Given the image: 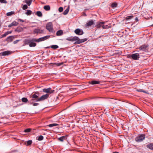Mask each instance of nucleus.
Listing matches in <instances>:
<instances>
[{"mask_svg":"<svg viewBox=\"0 0 153 153\" xmlns=\"http://www.w3.org/2000/svg\"><path fill=\"white\" fill-rule=\"evenodd\" d=\"M39 92H36L30 96V98L32 99L30 101V104H32L33 102L43 101L47 99L49 96L48 94H46L39 97Z\"/></svg>","mask_w":153,"mask_h":153,"instance_id":"1","label":"nucleus"},{"mask_svg":"<svg viewBox=\"0 0 153 153\" xmlns=\"http://www.w3.org/2000/svg\"><path fill=\"white\" fill-rule=\"evenodd\" d=\"M50 37V36L48 35L39 38V39H33L32 41H34L36 42H39L42 41L46 40V39H49Z\"/></svg>","mask_w":153,"mask_h":153,"instance_id":"2","label":"nucleus"},{"mask_svg":"<svg viewBox=\"0 0 153 153\" xmlns=\"http://www.w3.org/2000/svg\"><path fill=\"white\" fill-rule=\"evenodd\" d=\"M140 50L147 52L149 50V45H143L140 46L139 48Z\"/></svg>","mask_w":153,"mask_h":153,"instance_id":"3","label":"nucleus"},{"mask_svg":"<svg viewBox=\"0 0 153 153\" xmlns=\"http://www.w3.org/2000/svg\"><path fill=\"white\" fill-rule=\"evenodd\" d=\"M145 135L144 134H141L139 136L136 137L135 138V140L137 142H141L145 139Z\"/></svg>","mask_w":153,"mask_h":153,"instance_id":"4","label":"nucleus"},{"mask_svg":"<svg viewBox=\"0 0 153 153\" xmlns=\"http://www.w3.org/2000/svg\"><path fill=\"white\" fill-rule=\"evenodd\" d=\"M46 28L49 31L51 32H53V25L51 22H49L47 23L46 25Z\"/></svg>","mask_w":153,"mask_h":153,"instance_id":"5","label":"nucleus"},{"mask_svg":"<svg viewBox=\"0 0 153 153\" xmlns=\"http://www.w3.org/2000/svg\"><path fill=\"white\" fill-rule=\"evenodd\" d=\"M87 40V39H80L78 37H77V39L76 40V42L74 43L75 44H79L80 43L84 42Z\"/></svg>","mask_w":153,"mask_h":153,"instance_id":"6","label":"nucleus"},{"mask_svg":"<svg viewBox=\"0 0 153 153\" xmlns=\"http://www.w3.org/2000/svg\"><path fill=\"white\" fill-rule=\"evenodd\" d=\"M43 91L47 93L51 94L53 93L55 91L52 90L51 88H44L43 89Z\"/></svg>","mask_w":153,"mask_h":153,"instance_id":"7","label":"nucleus"},{"mask_svg":"<svg viewBox=\"0 0 153 153\" xmlns=\"http://www.w3.org/2000/svg\"><path fill=\"white\" fill-rule=\"evenodd\" d=\"M131 57L134 60H137L140 58V55L138 53H134L131 55Z\"/></svg>","mask_w":153,"mask_h":153,"instance_id":"8","label":"nucleus"},{"mask_svg":"<svg viewBox=\"0 0 153 153\" xmlns=\"http://www.w3.org/2000/svg\"><path fill=\"white\" fill-rule=\"evenodd\" d=\"M74 32L77 35H81L83 34V32L82 30L79 28H77L74 30Z\"/></svg>","mask_w":153,"mask_h":153,"instance_id":"9","label":"nucleus"},{"mask_svg":"<svg viewBox=\"0 0 153 153\" xmlns=\"http://www.w3.org/2000/svg\"><path fill=\"white\" fill-rule=\"evenodd\" d=\"M34 33L42 34L44 33V30L39 28L35 29L33 32Z\"/></svg>","mask_w":153,"mask_h":153,"instance_id":"10","label":"nucleus"},{"mask_svg":"<svg viewBox=\"0 0 153 153\" xmlns=\"http://www.w3.org/2000/svg\"><path fill=\"white\" fill-rule=\"evenodd\" d=\"M11 51H6L0 53V56H7L10 55L11 53Z\"/></svg>","mask_w":153,"mask_h":153,"instance_id":"11","label":"nucleus"},{"mask_svg":"<svg viewBox=\"0 0 153 153\" xmlns=\"http://www.w3.org/2000/svg\"><path fill=\"white\" fill-rule=\"evenodd\" d=\"M77 39V37L75 36L74 37H70L67 38L66 39V40L71 42H74Z\"/></svg>","mask_w":153,"mask_h":153,"instance_id":"12","label":"nucleus"},{"mask_svg":"<svg viewBox=\"0 0 153 153\" xmlns=\"http://www.w3.org/2000/svg\"><path fill=\"white\" fill-rule=\"evenodd\" d=\"M19 24V23L15 21H13L10 24L8 25V27H10L12 26H17Z\"/></svg>","mask_w":153,"mask_h":153,"instance_id":"13","label":"nucleus"},{"mask_svg":"<svg viewBox=\"0 0 153 153\" xmlns=\"http://www.w3.org/2000/svg\"><path fill=\"white\" fill-rule=\"evenodd\" d=\"M88 83L91 85H95L100 84V81L92 80L89 81Z\"/></svg>","mask_w":153,"mask_h":153,"instance_id":"14","label":"nucleus"},{"mask_svg":"<svg viewBox=\"0 0 153 153\" xmlns=\"http://www.w3.org/2000/svg\"><path fill=\"white\" fill-rule=\"evenodd\" d=\"M94 21L93 20H91L86 24L85 26L88 27L91 26L94 24Z\"/></svg>","mask_w":153,"mask_h":153,"instance_id":"15","label":"nucleus"},{"mask_svg":"<svg viewBox=\"0 0 153 153\" xmlns=\"http://www.w3.org/2000/svg\"><path fill=\"white\" fill-rule=\"evenodd\" d=\"M13 36H10L7 38L6 40L8 42H10L13 40Z\"/></svg>","mask_w":153,"mask_h":153,"instance_id":"16","label":"nucleus"},{"mask_svg":"<svg viewBox=\"0 0 153 153\" xmlns=\"http://www.w3.org/2000/svg\"><path fill=\"white\" fill-rule=\"evenodd\" d=\"M50 48L53 49H56L58 48H59V46L56 45H53L51 46L46 47V48L48 49Z\"/></svg>","mask_w":153,"mask_h":153,"instance_id":"17","label":"nucleus"},{"mask_svg":"<svg viewBox=\"0 0 153 153\" xmlns=\"http://www.w3.org/2000/svg\"><path fill=\"white\" fill-rule=\"evenodd\" d=\"M146 147L147 148L153 150V143H150L148 144Z\"/></svg>","mask_w":153,"mask_h":153,"instance_id":"18","label":"nucleus"},{"mask_svg":"<svg viewBox=\"0 0 153 153\" xmlns=\"http://www.w3.org/2000/svg\"><path fill=\"white\" fill-rule=\"evenodd\" d=\"M33 39H32L29 40L28 39H25V43L26 45H28V44H29L30 42H35L34 41H32V40Z\"/></svg>","mask_w":153,"mask_h":153,"instance_id":"19","label":"nucleus"},{"mask_svg":"<svg viewBox=\"0 0 153 153\" xmlns=\"http://www.w3.org/2000/svg\"><path fill=\"white\" fill-rule=\"evenodd\" d=\"M23 30V29L22 27H18L15 30V31L19 32L22 31Z\"/></svg>","mask_w":153,"mask_h":153,"instance_id":"20","label":"nucleus"},{"mask_svg":"<svg viewBox=\"0 0 153 153\" xmlns=\"http://www.w3.org/2000/svg\"><path fill=\"white\" fill-rule=\"evenodd\" d=\"M63 31L62 30H60L58 31L56 33V35L57 36H60L63 34Z\"/></svg>","mask_w":153,"mask_h":153,"instance_id":"21","label":"nucleus"},{"mask_svg":"<svg viewBox=\"0 0 153 153\" xmlns=\"http://www.w3.org/2000/svg\"><path fill=\"white\" fill-rule=\"evenodd\" d=\"M32 0H25V2L28 6H29L32 3Z\"/></svg>","mask_w":153,"mask_h":153,"instance_id":"22","label":"nucleus"},{"mask_svg":"<svg viewBox=\"0 0 153 153\" xmlns=\"http://www.w3.org/2000/svg\"><path fill=\"white\" fill-rule=\"evenodd\" d=\"M104 23H105L104 22H100L98 23L97 26V28H99L100 27H102L103 24H104Z\"/></svg>","mask_w":153,"mask_h":153,"instance_id":"23","label":"nucleus"},{"mask_svg":"<svg viewBox=\"0 0 153 153\" xmlns=\"http://www.w3.org/2000/svg\"><path fill=\"white\" fill-rule=\"evenodd\" d=\"M33 42H30L29 44V46L30 47H35L36 44V43Z\"/></svg>","mask_w":153,"mask_h":153,"instance_id":"24","label":"nucleus"},{"mask_svg":"<svg viewBox=\"0 0 153 153\" xmlns=\"http://www.w3.org/2000/svg\"><path fill=\"white\" fill-rule=\"evenodd\" d=\"M44 9L48 11L50 9V7L48 5H45L44 7Z\"/></svg>","mask_w":153,"mask_h":153,"instance_id":"25","label":"nucleus"},{"mask_svg":"<svg viewBox=\"0 0 153 153\" xmlns=\"http://www.w3.org/2000/svg\"><path fill=\"white\" fill-rule=\"evenodd\" d=\"M36 15H37L39 17H42V12L39 11H38L36 12Z\"/></svg>","mask_w":153,"mask_h":153,"instance_id":"26","label":"nucleus"},{"mask_svg":"<svg viewBox=\"0 0 153 153\" xmlns=\"http://www.w3.org/2000/svg\"><path fill=\"white\" fill-rule=\"evenodd\" d=\"M69 7H68L63 12V14L64 15H66L68 14L69 11Z\"/></svg>","mask_w":153,"mask_h":153,"instance_id":"27","label":"nucleus"},{"mask_svg":"<svg viewBox=\"0 0 153 153\" xmlns=\"http://www.w3.org/2000/svg\"><path fill=\"white\" fill-rule=\"evenodd\" d=\"M25 14L27 15H30L32 14V11L29 10H27V12Z\"/></svg>","mask_w":153,"mask_h":153,"instance_id":"28","label":"nucleus"},{"mask_svg":"<svg viewBox=\"0 0 153 153\" xmlns=\"http://www.w3.org/2000/svg\"><path fill=\"white\" fill-rule=\"evenodd\" d=\"M58 125V124L57 123H53L48 125L47 126H48L50 127H52L54 126H57Z\"/></svg>","mask_w":153,"mask_h":153,"instance_id":"29","label":"nucleus"},{"mask_svg":"<svg viewBox=\"0 0 153 153\" xmlns=\"http://www.w3.org/2000/svg\"><path fill=\"white\" fill-rule=\"evenodd\" d=\"M14 14L15 12L14 11H11L10 12L7 13V15L8 16H10Z\"/></svg>","mask_w":153,"mask_h":153,"instance_id":"30","label":"nucleus"},{"mask_svg":"<svg viewBox=\"0 0 153 153\" xmlns=\"http://www.w3.org/2000/svg\"><path fill=\"white\" fill-rule=\"evenodd\" d=\"M65 136H62V137H60L58 138V140H59L62 142L63 140L65 139Z\"/></svg>","mask_w":153,"mask_h":153,"instance_id":"31","label":"nucleus"},{"mask_svg":"<svg viewBox=\"0 0 153 153\" xmlns=\"http://www.w3.org/2000/svg\"><path fill=\"white\" fill-rule=\"evenodd\" d=\"M137 91L138 92H143L144 93H147V92L146 91L143 90V89H137Z\"/></svg>","mask_w":153,"mask_h":153,"instance_id":"32","label":"nucleus"},{"mask_svg":"<svg viewBox=\"0 0 153 153\" xmlns=\"http://www.w3.org/2000/svg\"><path fill=\"white\" fill-rule=\"evenodd\" d=\"M134 17L133 16H127L126 18V20H128L132 19Z\"/></svg>","mask_w":153,"mask_h":153,"instance_id":"33","label":"nucleus"},{"mask_svg":"<svg viewBox=\"0 0 153 153\" xmlns=\"http://www.w3.org/2000/svg\"><path fill=\"white\" fill-rule=\"evenodd\" d=\"M22 101L25 102H26L28 101V100L27 98L23 97L22 99Z\"/></svg>","mask_w":153,"mask_h":153,"instance_id":"34","label":"nucleus"},{"mask_svg":"<svg viewBox=\"0 0 153 153\" xmlns=\"http://www.w3.org/2000/svg\"><path fill=\"white\" fill-rule=\"evenodd\" d=\"M117 4L116 3H114L112 4L111 5V7L112 8L116 7H117Z\"/></svg>","mask_w":153,"mask_h":153,"instance_id":"35","label":"nucleus"},{"mask_svg":"<svg viewBox=\"0 0 153 153\" xmlns=\"http://www.w3.org/2000/svg\"><path fill=\"white\" fill-rule=\"evenodd\" d=\"M43 137L42 135H40L39 136V137L37 140L39 141L42 140L43 139Z\"/></svg>","mask_w":153,"mask_h":153,"instance_id":"36","label":"nucleus"},{"mask_svg":"<svg viewBox=\"0 0 153 153\" xmlns=\"http://www.w3.org/2000/svg\"><path fill=\"white\" fill-rule=\"evenodd\" d=\"M32 143V141L31 140H29L27 142V146H29L31 145Z\"/></svg>","mask_w":153,"mask_h":153,"instance_id":"37","label":"nucleus"},{"mask_svg":"<svg viewBox=\"0 0 153 153\" xmlns=\"http://www.w3.org/2000/svg\"><path fill=\"white\" fill-rule=\"evenodd\" d=\"M28 7H27V5L26 4H25L24 5L23 7H22V9L24 10H26V9H27V8Z\"/></svg>","mask_w":153,"mask_h":153,"instance_id":"38","label":"nucleus"},{"mask_svg":"<svg viewBox=\"0 0 153 153\" xmlns=\"http://www.w3.org/2000/svg\"><path fill=\"white\" fill-rule=\"evenodd\" d=\"M102 27L103 29L108 28L109 27V26L108 25H104L103 24Z\"/></svg>","mask_w":153,"mask_h":153,"instance_id":"39","label":"nucleus"},{"mask_svg":"<svg viewBox=\"0 0 153 153\" xmlns=\"http://www.w3.org/2000/svg\"><path fill=\"white\" fill-rule=\"evenodd\" d=\"M30 128H27L24 131L25 132H29L30 131Z\"/></svg>","mask_w":153,"mask_h":153,"instance_id":"40","label":"nucleus"},{"mask_svg":"<svg viewBox=\"0 0 153 153\" xmlns=\"http://www.w3.org/2000/svg\"><path fill=\"white\" fill-rule=\"evenodd\" d=\"M58 10L60 12H62L63 10V7H60L59 8Z\"/></svg>","mask_w":153,"mask_h":153,"instance_id":"41","label":"nucleus"},{"mask_svg":"<svg viewBox=\"0 0 153 153\" xmlns=\"http://www.w3.org/2000/svg\"><path fill=\"white\" fill-rule=\"evenodd\" d=\"M0 2L1 3H7V1L6 0H0Z\"/></svg>","mask_w":153,"mask_h":153,"instance_id":"42","label":"nucleus"},{"mask_svg":"<svg viewBox=\"0 0 153 153\" xmlns=\"http://www.w3.org/2000/svg\"><path fill=\"white\" fill-rule=\"evenodd\" d=\"M8 35V33L7 32H5L1 36V37H4L6 36L7 35Z\"/></svg>","mask_w":153,"mask_h":153,"instance_id":"43","label":"nucleus"},{"mask_svg":"<svg viewBox=\"0 0 153 153\" xmlns=\"http://www.w3.org/2000/svg\"><path fill=\"white\" fill-rule=\"evenodd\" d=\"M39 105V104L37 103H33V106H36L38 105Z\"/></svg>","mask_w":153,"mask_h":153,"instance_id":"44","label":"nucleus"},{"mask_svg":"<svg viewBox=\"0 0 153 153\" xmlns=\"http://www.w3.org/2000/svg\"><path fill=\"white\" fill-rule=\"evenodd\" d=\"M18 21H20V22H24V20H22L21 19H18Z\"/></svg>","mask_w":153,"mask_h":153,"instance_id":"45","label":"nucleus"},{"mask_svg":"<svg viewBox=\"0 0 153 153\" xmlns=\"http://www.w3.org/2000/svg\"><path fill=\"white\" fill-rule=\"evenodd\" d=\"M56 64L57 66H60V65H61L62 64V63H58Z\"/></svg>","mask_w":153,"mask_h":153,"instance_id":"46","label":"nucleus"},{"mask_svg":"<svg viewBox=\"0 0 153 153\" xmlns=\"http://www.w3.org/2000/svg\"><path fill=\"white\" fill-rule=\"evenodd\" d=\"M7 33H8V34H9L11 33H12V32H11V31H7Z\"/></svg>","mask_w":153,"mask_h":153,"instance_id":"47","label":"nucleus"},{"mask_svg":"<svg viewBox=\"0 0 153 153\" xmlns=\"http://www.w3.org/2000/svg\"><path fill=\"white\" fill-rule=\"evenodd\" d=\"M135 20L137 21V22L138 21V18L137 17H136L135 18Z\"/></svg>","mask_w":153,"mask_h":153,"instance_id":"48","label":"nucleus"},{"mask_svg":"<svg viewBox=\"0 0 153 153\" xmlns=\"http://www.w3.org/2000/svg\"><path fill=\"white\" fill-rule=\"evenodd\" d=\"M113 153H119L118 152H113Z\"/></svg>","mask_w":153,"mask_h":153,"instance_id":"49","label":"nucleus"},{"mask_svg":"<svg viewBox=\"0 0 153 153\" xmlns=\"http://www.w3.org/2000/svg\"><path fill=\"white\" fill-rule=\"evenodd\" d=\"M14 43H16V41H14Z\"/></svg>","mask_w":153,"mask_h":153,"instance_id":"50","label":"nucleus"},{"mask_svg":"<svg viewBox=\"0 0 153 153\" xmlns=\"http://www.w3.org/2000/svg\"><path fill=\"white\" fill-rule=\"evenodd\" d=\"M84 16H86V15H84Z\"/></svg>","mask_w":153,"mask_h":153,"instance_id":"51","label":"nucleus"},{"mask_svg":"<svg viewBox=\"0 0 153 153\" xmlns=\"http://www.w3.org/2000/svg\"><path fill=\"white\" fill-rule=\"evenodd\" d=\"M84 16H86V15H84Z\"/></svg>","mask_w":153,"mask_h":153,"instance_id":"52","label":"nucleus"},{"mask_svg":"<svg viewBox=\"0 0 153 153\" xmlns=\"http://www.w3.org/2000/svg\"><path fill=\"white\" fill-rule=\"evenodd\" d=\"M65 0H64V1H65Z\"/></svg>","mask_w":153,"mask_h":153,"instance_id":"53","label":"nucleus"}]
</instances>
